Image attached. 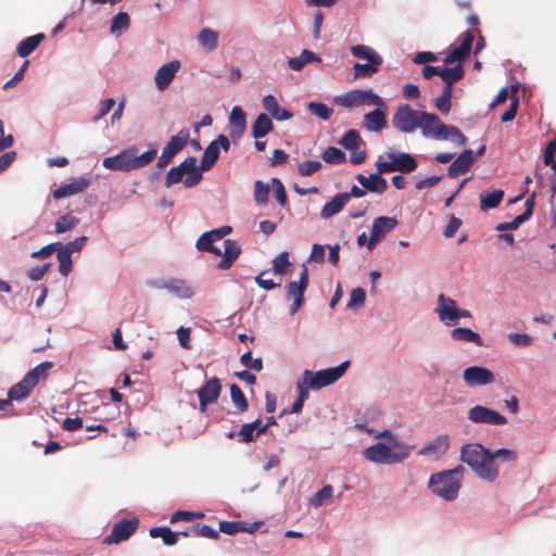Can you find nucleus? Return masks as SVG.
I'll return each mask as SVG.
<instances>
[{
    "label": "nucleus",
    "instance_id": "44",
    "mask_svg": "<svg viewBox=\"0 0 556 556\" xmlns=\"http://www.w3.org/2000/svg\"><path fill=\"white\" fill-rule=\"evenodd\" d=\"M130 26V18L126 12H119L112 18L110 31L112 35L119 36Z\"/></svg>",
    "mask_w": 556,
    "mask_h": 556
},
{
    "label": "nucleus",
    "instance_id": "25",
    "mask_svg": "<svg viewBox=\"0 0 556 556\" xmlns=\"http://www.w3.org/2000/svg\"><path fill=\"white\" fill-rule=\"evenodd\" d=\"M450 447V438L447 434H441L434 438L432 441L427 443L424 447H421L417 454L418 455H429V456H442L444 455Z\"/></svg>",
    "mask_w": 556,
    "mask_h": 556
},
{
    "label": "nucleus",
    "instance_id": "24",
    "mask_svg": "<svg viewBox=\"0 0 556 556\" xmlns=\"http://www.w3.org/2000/svg\"><path fill=\"white\" fill-rule=\"evenodd\" d=\"M473 162V152L467 149L452 162L447 168V175L453 178L463 175L469 170Z\"/></svg>",
    "mask_w": 556,
    "mask_h": 556
},
{
    "label": "nucleus",
    "instance_id": "64",
    "mask_svg": "<svg viewBox=\"0 0 556 556\" xmlns=\"http://www.w3.org/2000/svg\"><path fill=\"white\" fill-rule=\"evenodd\" d=\"M414 450V446H409L404 444L403 442H399L394 448L392 450V456L393 458H401V463L406 459L410 452Z\"/></svg>",
    "mask_w": 556,
    "mask_h": 556
},
{
    "label": "nucleus",
    "instance_id": "19",
    "mask_svg": "<svg viewBox=\"0 0 556 556\" xmlns=\"http://www.w3.org/2000/svg\"><path fill=\"white\" fill-rule=\"evenodd\" d=\"M396 225L397 220L395 217H377L372 223L371 235L368 241V249H372L374 245L379 240H381L388 232L393 230Z\"/></svg>",
    "mask_w": 556,
    "mask_h": 556
},
{
    "label": "nucleus",
    "instance_id": "51",
    "mask_svg": "<svg viewBox=\"0 0 556 556\" xmlns=\"http://www.w3.org/2000/svg\"><path fill=\"white\" fill-rule=\"evenodd\" d=\"M307 109L313 115L318 116L324 121H328L333 113L332 108L318 102H309L307 104Z\"/></svg>",
    "mask_w": 556,
    "mask_h": 556
},
{
    "label": "nucleus",
    "instance_id": "35",
    "mask_svg": "<svg viewBox=\"0 0 556 556\" xmlns=\"http://www.w3.org/2000/svg\"><path fill=\"white\" fill-rule=\"evenodd\" d=\"M274 128V124L269 116L265 113H261L255 118L252 125V136L255 139H260L268 135Z\"/></svg>",
    "mask_w": 556,
    "mask_h": 556
},
{
    "label": "nucleus",
    "instance_id": "8",
    "mask_svg": "<svg viewBox=\"0 0 556 556\" xmlns=\"http://www.w3.org/2000/svg\"><path fill=\"white\" fill-rule=\"evenodd\" d=\"M349 365V362H343L339 366L321 369L315 374L306 369L303 372V377H305V383L313 390H318L327 386H330L338 381L344 375Z\"/></svg>",
    "mask_w": 556,
    "mask_h": 556
},
{
    "label": "nucleus",
    "instance_id": "38",
    "mask_svg": "<svg viewBox=\"0 0 556 556\" xmlns=\"http://www.w3.org/2000/svg\"><path fill=\"white\" fill-rule=\"evenodd\" d=\"M320 61L321 59L317 54L304 49L299 56L289 59L288 65L293 71H301L306 64Z\"/></svg>",
    "mask_w": 556,
    "mask_h": 556
},
{
    "label": "nucleus",
    "instance_id": "1",
    "mask_svg": "<svg viewBox=\"0 0 556 556\" xmlns=\"http://www.w3.org/2000/svg\"><path fill=\"white\" fill-rule=\"evenodd\" d=\"M460 460L467 464L481 480L494 482L500 476L496 463L492 462L491 451L480 443L463 445Z\"/></svg>",
    "mask_w": 556,
    "mask_h": 556
},
{
    "label": "nucleus",
    "instance_id": "57",
    "mask_svg": "<svg viewBox=\"0 0 556 556\" xmlns=\"http://www.w3.org/2000/svg\"><path fill=\"white\" fill-rule=\"evenodd\" d=\"M492 462L496 459L505 463H514L517 460V453L514 450L498 448L494 452L491 451Z\"/></svg>",
    "mask_w": 556,
    "mask_h": 556
},
{
    "label": "nucleus",
    "instance_id": "5",
    "mask_svg": "<svg viewBox=\"0 0 556 556\" xmlns=\"http://www.w3.org/2000/svg\"><path fill=\"white\" fill-rule=\"evenodd\" d=\"M198 160L195 156H188L179 165L172 167L165 177V186L167 188L180 181L186 188H193L200 184L203 176L198 168Z\"/></svg>",
    "mask_w": 556,
    "mask_h": 556
},
{
    "label": "nucleus",
    "instance_id": "43",
    "mask_svg": "<svg viewBox=\"0 0 556 556\" xmlns=\"http://www.w3.org/2000/svg\"><path fill=\"white\" fill-rule=\"evenodd\" d=\"M382 63H355L353 65L354 78H369L374 74L378 73L379 67Z\"/></svg>",
    "mask_w": 556,
    "mask_h": 556
},
{
    "label": "nucleus",
    "instance_id": "36",
    "mask_svg": "<svg viewBox=\"0 0 556 556\" xmlns=\"http://www.w3.org/2000/svg\"><path fill=\"white\" fill-rule=\"evenodd\" d=\"M43 40H45V34H42V33L36 34L34 36H29L18 43V46L16 48V52L22 58L28 56L39 47V45Z\"/></svg>",
    "mask_w": 556,
    "mask_h": 556
},
{
    "label": "nucleus",
    "instance_id": "48",
    "mask_svg": "<svg viewBox=\"0 0 556 556\" xmlns=\"http://www.w3.org/2000/svg\"><path fill=\"white\" fill-rule=\"evenodd\" d=\"M230 397L239 413H243L248 409V400L241 389L235 383L230 386Z\"/></svg>",
    "mask_w": 556,
    "mask_h": 556
},
{
    "label": "nucleus",
    "instance_id": "37",
    "mask_svg": "<svg viewBox=\"0 0 556 556\" xmlns=\"http://www.w3.org/2000/svg\"><path fill=\"white\" fill-rule=\"evenodd\" d=\"M164 288L180 299H189L193 295L192 289L182 279H169L164 283Z\"/></svg>",
    "mask_w": 556,
    "mask_h": 556
},
{
    "label": "nucleus",
    "instance_id": "46",
    "mask_svg": "<svg viewBox=\"0 0 556 556\" xmlns=\"http://www.w3.org/2000/svg\"><path fill=\"white\" fill-rule=\"evenodd\" d=\"M56 258L59 261V271L62 276L66 277L72 271L73 262L71 257V253L66 251L64 248L58 247L56 249Z\"/></svg>",
    "mask_w": 556,
    "mask_h": 556
},
{
    "label": "nucleus",
    "instance_id": "39",
    "mask_svg": "<svg viewBox=\"0 0 556 556\" xmlns=\"http://www.w3.org/2000/svg\"><path fill=\"white\" fill-rule=\"evenodd\" d=\"M149 534L154 539L161 538L165 545L173 546L177 543L181 532H173L168 527H154L150 529Z\"/></svg>",
    "mask_w": 556,
    "mask_h": 556
},
{
    "label": "nucleus",
    "instance_id": "32",
    "mask_svg": "<svg viewBox=\"0 0 556 556\" xmlns=\"http://www.w3.org/2000/svg\"><path fill=\"white\" fill-rule=\"evenodd\" d=\"M504 198V191L501 189H495L492 191H484L480 193L479 200H480V210L481 211H489L492 208H495L500 205Z\"/></svg>",
    "mask_w": 556,
    "mask_h": 556
},
{
    "label": "nucleus",
    "instance_id": "42",
    "mask_svg": "<svg viewBox=\"0 0 556 556\" xmlns=\"http://www.w3.org/2000/svg\"><path fill=\"white\" fill-rule=\"evenodd\" d=\"M451 337L457 341L472 342L477 345H482V339L480 334L468 328H454L451 331Z\"/></svg>",
    "mask_w": 556,
    "mask_h": 556
},
{
    "label": "nucleus",
    "instance_id": "10",
    "mask_svg": "<svg viewBox=\"0 0 556 556\" xmlns=\"http://www.w3.org/2000/svg\"><path fill=\"white\" fill-rule=\"evenodd\" d=\"M337 102L343 106H358L363 104L377 105L386 108L381 97L371 90H352L337 99Z\"/></svg>",
    "mask_w": 556,
    "mask_h": 556
},
{
    "label": "nucleus",
    "instance_id": "7",
    "mask_svg": "<svg viewBox=\"0 0 556 556\" xmlns=\"http://www.w3.org/2000/svg\"><path fill=\"white\" fill-rule=\"evenodd\" d=\"M386 157L388 161H383L382 156H380L376 163L377 170L380 174L392 172L408 174L418 166L417 160L406 152H387Z\"/></svg>",
    "mask_w": 556,
    "mask_h": 556
},
{
    "label": "nucleus",
    "instance_id": "50",
    "mask_svg": "<svg viewBox=\"0 0 556 556\" xmlns=\"http://www.w3.org/2000/svg\"><path fill=\"white\" fill-rule=\"evenodd\" d=\"M333 494V488L330 484L324 485L319 491H317L309 500V503L314 507H319L324 505L327 500H330Z\"/></svg>",
    "mask_w": 556,
    "mask_h": 556
},
{
    "label": "nucleus",
    "instance_id": "31",
    "mask_svg": "<svg viewBox=\"0 0 556 556\" xmlns=\"http://www.w3.org/2000/svg\"><path fill=\"white\" fill-rule=\"evenodd\" d=\"M465 71L462 64L452 67H441L440 77L444 83V89L453 90V85L464 77Z\"/></svg>",
    "mask_w": 556,
    "mask_h": 556
},
{
    "label": "nucleus",
    "instance_id": "41",
    "mask_svg": "<svg viewBox=\"0 0 556 556\" xmlns=\"http://www.w3.org/2000/svg\"><path fill=\"white\" fill-rule=\"evenodd\" d=\"M199 43L212 52L218 47V33L211 28H203L198 36Z\"/></svg>",
    "mask_w": 556,
    "mask_h": 556
},
{
    "label": "nucleus",
    "instance_id": "54",
    "mask_svg": "<svg viewBox=\"0 0 556 556\" xmlns=\"http://www.w3.org/2000/svg\"><path fill=\"white\" fill-rule=\"evenodd\" d=\"M453 90L444 89L441 96L434 100L435 108L443 114H447L451 111V99Z\"/></svg>",
    "mask_w": 556,
    "mask_h": 556
},
{
    "label": "nucleus",
    "instance_id": "40",
    "mask_svg": "<svg viewBox=\"0 0 556 556\" xmlns=\"http://www.w3.org/2000/svg\"><path fill=\"white\" fill-rule=\"evenodd\" d=\"M181 536H202L208 539H218V532L206 525L197 523L191 526L187 531L181 532Z\"/></svg>",
    "mask_w": 556,
    "mask_h": 556
},
{
    "label": "nucleus",
    "instance_id": "14",
    "mask_svg": "<svg viewBox=\"0 0 556 556\" xmlns=\"http://www.w3.org/2000/svg\"><path fill=\"white\" fill-rule=\"evenodd\" d=\"M467 418L475 424L503 426L507 418L498 412L482 405H475L468 410Z\"/></svg>",
    "mask_w": 556,
    "mask_h": 556
},
{
    "label": "nucleus",
    "instance_id": "12",
    "mask_svg": "<svg viewBox=\"0 0 556 556\" xmlns=\"http://www.w3.org/2000/svg\"><path fill=\"white\" fill-rule=\"evenodd\" d=\"M308 269L303 265L299 281H290L287 285V298L293 300L290 308L291 314H295L304 303V292L308 286Z\"/></svg>",
    "mask_w": 556,
    "mask_h": 556
},
{
    "label": "nucleus",
    "instance_id": "26",
    "mask_svg": "<svg viewBox=\"0 0 556 556\" xmlns=\"http://www.w3.org/2000/svg\"><path fill=\"white\" fill-rule=\"evenodd\" d=\"M350 201V194L348 192H341L334 195L330 201H328L320 211V217L324 219H328L338 213H340L346 203Z\"/></svg>",
    "mask_w": 556,
    "mask_h": 556
},
{
    "label": "nucleus",
    "instance_id": "22",
    "mask_svg": "<svg viewBox=\"0 0 556 556\" xmlns=\"http://www.w3.org/2000/svg\"><path fill=\"white\" fill-rule=\"evenodd\" d=\"M247 128V116L241 106L236 105L232 108L229 116V134L236 140L240 139Z\"/></svg>",
    "mask_w": 556,
    "mask_h": 556
},
{
    "label": "nucleus",
    "instance_id": "62",
    "mask_svg": "<svg viewBox=\"0 0 556 556\" xmlns=\"http://www.w3.org/2000/svg\"><path fill=\"white\" fill-rule=\"evenodd\" d=\"M216 240L212 237L211 232H204L198 239L195 247L199 251L207 252L208 250H213V245Z\"/></svg>",
    "mask_w": 556,
    "mask_h": 556
},
{
    "label": "nucleus",
    "instance_id": "23",
    "mask_svg": "<svg viewBox=\"0 0 556 556\" xmlns=\"http://www.w3.org/2000/svg\"><path fill=\"white\" fill-rule=\"evenodd\" d=\"M180 68V62L177 60L170 61L162 65L155 73V85L159 90H165L175 77V74Z\"/></svg>",
    "mask_w": 556,
    "mask_h": 556
},
{
    "label": "nucleus",
    "instance_id": "21",
    "mask_svg": "<svg viewBox=\"0 0 556 556\" xmlns=\"http://www.w3.org/2000/svg\"><path fill=\"white\" fill-rule=\"evenodd\" d=\"M90 185V179L87 177H78L72 179L68 184H64L58 189L53 190L52 197L60 200L85 191Z\"/></svg>",
    "mask_w": 556,
    "mask_h": 556
},
{
    "label": "nucleus",
    "instance_id": "4",
    "mask_svg": "<svg viewBox=\"0 0 556 556\" xmlns=\"http://www.w3.org/2000/svg\"><path fill=\"white\" fill-rule=\"evenodd\" d=\"M464 471V467L459 465L454 469L434 473L429 479V486L435 495L453 501L458 495Z\"/></svg>",
    "mask_w": 556,
    "mask_h": 556
},
{
    "label": "nucleus",
    "instance_id": "47",
    "mask_svg": "<svg viewBox=\"0 0 556 556\" xmlns=\"http://www.w3.org/2000/svg\"><path fill=\"white\" fill-rule=\"evenodd\" d=\"M79 223V219L71 213L60 216L55 222V232L63 233L75 228Z\"/></svg>",
    "mask_w": 556,
    "mask_h": 556
},
{
    "label": "nucleus",
    "instance_id": "33",
    "mask_svg": "<svg viewBox=\"0 0 556 556\" xmlns=\"http://www.w3.org/2000/svg\"><path fill=\"white\" fill-rule=\"evenodd\" d=\"M219 157V144L217 141H212L204 150L200 166V172L210 170Z\"/></svg>",
    "mask_w": 556,
    "mask_h": 556
},
{
    "label": "nucleus",
    "instance_id": "29",
    "mask_svg": "<svg viewBox=\"0 0 556 556\" xmlns=\"http://www.w3.org/2000/svg\"><path fill=\"white\" fill-rule=\"evenodd\" d=\"M263 106L264 109L277 121H288L293 114L281 108L273 94H267L263 98Z\"/></svg>",
    "mask_w": 556,
    "mask_h": 556
},
{
    "label": "nucleus",
    "instance_id": "49",
    "mask_svg": "<svg viewBox=\"0 0 556 556\" xmlns=\"http://www.w3.org/2000/svg\"><path fill=\"white\" fill-rule=\"evenodd\" d=\"M323 160L328 164H342L345 162V153L336 147H328L323 152Z\"/></svg>",
    "mask_w": 556,
    "mask_h": 556
},
{
    "label": "nucleus",
    "instance_id": "13",
    "mask_svg": "<svg viewBox=\"0 0 556 556\" xmlns=\"http://www.w3.org/2000/svg\"><path fill=\"white\" fill-rule=\"evenodd\" d=\"M138 527L139 520L137 518L122 519L113 526L111 533L102 540V543L104 545L119 544L128 540Z\"/></svg>",
    "mask_w": 556,
    "mask_h": 556
},
{
    "label": "nucleus",
    "instance_id": "20",
    "mask_svg": "<svg viewBox=\"0 0 556 556\" xmlns=\"http://www.w3.org/2000/svg\"><path fill=\"white\" fill-rule=\"evenodd\" d=\"M457 303L451 298H446L441 293L438 298L437 312L441 321L446 325L456 324L457 321Z\"/></svg>",
    "mask_w": 556,
    "mask_h": 556
},
{
    "label": "nucleus",
    "instance_id": "59",
    "mask_svg": "<svg viewBox=\"0 0 556 556\" xmlns=\"http://www.w3.org/2000/svg\"><path fill=\"white\" fill-rule=\"evenodd\" d=\"M366 300V292L362 288H355L351 291L350 301L348 303L349 308H356L362 306Z\"/></svg>",
    "mask_w": 556,
    "mask_h": 556
},
{
    "label": "nucleus",
    "instance_id": "6",
    "mask_svg": "<svg viewBox=\"0 0 556 556\" xmlns=\"http://www.w3.org/2000/svg\"><path fill=\"white\" fill-rule=\"evenodd\" d=\"M52 362H43L30 369L24 378L12 386L8 392V397L13 401H22L29 396L40 378L46 379L48 371L53 367Z\"/></svg>",
    "mask_w": 556,
    "mask_h": 556
},
{
    "label": "nucleus",
    "instance_id": "45",
    "mask_svg": "<svg viewBox=\"0 0 556 556\" xmlns=\"http://www.w3.org/2000/svg\"><path fill=\"white\" fill-rule=\"evenodd\" d=\"M256 527L248 528L242 521H220L219 531L229 535H233L238 532H254Z\"/></svg>",
    "mask_w": 556,
    "mask_h": 556
},
{
    "label": "nucleus",
    "instance_id": "56",
    "mask_svg": "<svg viewBox=\"0 0 556 556\" xmlns=\"http://www.w3.org/2000/svg\"><path fill=\"white\" fill-rule=\"evenodd\" d=\"M269 186L262 180L254 184V200L257 204H265L268 200Z\"/></svg>",
    "mask_w": 556,
    "mask_h": 556
},
{
    "label": "nucleus",
    "instance_id": "60",
    "mask_svg": "<svg viewBox=\"0 0 556 556\" xmlns=\"http://www.w3.org/2000/svg\"><path fill=\"white\" fill-rule=\"evenodd\" d=\"M237 435H238V442H240V443L253 442L254 439L257 437L255 430L253 429V425H248V424L242 425V427L238 431Z\"/></svg>",
    "mask_w": 556,
    "mask_h": 556
},
{
    "label": "nucleus",
    "instance_id": "15",
    "mask_svg": "<svg viewBox=\"0 0 556 556\" xmlns=\"http://www.w3.org/2000/svg\"><path fill=\"white\" fill-rule=\"evenodd\" d=\"M222 392V384L218 378L213 377L208 379L199 390V404L200 410L204 413L207 405L215 403Z\"/></svg>",
    "mask_w": 556,
    "mask_h": 556
},
{
    "label": "nucleus",
    "instance_id": "28",
    "mask_svg": "<svg viewBox=\"0 0 556 556\" xmlns=\"http://www.w3.org/2000/svg\"><path fill=\"white\" fill-rule=\"evenodd\" d=\"M241 253V248L239 244L231 240L227 239L224 241V252L222 254V260L217 263V268L219 269H228L232 266L236 260L239 257Z\"/></svg>",
    "mask_w": 556,
    "mask_h": 556
},
{
    "label": "nucleus",
    "instance_id": "2",
    "mask_svg": "<svg viewBox=\"0 0 556 556\" xmlns=\"http://www.w3.org/2000/svg\"><path fill=\"white\" fill-rule=\"evenodd\" d=\"M156 154L157 150L153 147L141 154H138L137 148L131 147L117 155L105 157L103 166L111 170L130 172L149 165L155 160Z\"/></svg>",
    "mask_w": 556,
    "mask_h": 556
},
{
    "label": "nucleus",
    "instance_id": "30",
    "mask_svg": "<svg viewBox=\"0 0 556 556\" xmlns=\"http://www.w3.org/2000/svg\"><path fill=\"white\" fill-rule=\"evenodd\" d=\"M382 106H378L372 112L365 114L364 126L369 131H381L387 127V117Z\"/></svg>",
    "mask_w": 556,
    "mask_h": 556
},
{
    "label": "nucleus",
    "instance_id": "9",
    "mask_svg": "<svg viewBox=\"0 0 556 556\" xmlns=\"http://www.w3.org/2000/svg\"><path fill=\"white\" fill-rule=\"evenodd\" d=\"M421 114L422 111L414 110L408 104H402L397 106L392 118V124L402 132H413L420 124Z\"/></svg>",
    "mask_w": 556,
    "mask_h": 556
},
{
    "label": "nucleus",
    "instance_id": "27",
    "mask_svg": "<svg viewBox=\"0 0 556 556\" xmlns=\"http://www.w3.org/2000/svg\"><path fill=\"white\" fill-rule=\"evenodd\" d=\"M356 179L365 190L370 192L383 193L388 188L387 180L381 176L379 172L376 174H370L368 177L364 176L363 174H358Z\"/></svg>",
    "mask_w": 556,
    "mask_h": 556
},
{
    "label": "nucleus",
    "instance_id": "34",
    "mask_svg": "<svg viewBox=\"0 0 556 556\" xmlns=\"http://www.w3.org/2000/svg\"><path fill=\"white\" fill-rule=\"evenodd\" d=\"M353 56L366 60L367 63H383V58L371 47L365 45H356L351 48Z\"/></svg>",
    "mask_w": 556,
    "mask_h": 556
},
{
    "label": "nucleus",
    "instance_id": "53",
    "mask_svg": "<svg viewBox=\"0 0 556 556\" xmlns=\"http://www.w3.org/2000/svg\"><path fill=\"white\" fill-rule=\"evenodd\" d=\"M289 253L281 252L273 261V270L277 275H285L290 267Z\"/></svg>",
    "mask_w": 556,
    "mask_h": 556
},
{
    "label": "nucleus",
    "instance_id": "52",
    "mask_svg": "<svg viewBox=\"0 0 556 556\" xmlns=\"http://www.w3.org/2000/svg\"><path fill=\"white\" fill-rule=\"evenodd\" d=\"M361 140L359 134L354 129H350L341 138L340 144L348 150H356L359 147Z\"/></svg>",
    "mask_w": 556,
    "mask_h": 556
},
{
    "label": "nucleus",
    "instance_id": "18",
    "mask_svg": "<svg viewBox=\"0 0 556 556\" xmlns=\"http://www.w3.org/2000/svg\"><path fill=\"white\" fill-rule=\"evenodd\" d=\"M460 45L456 48H453L450 53L444 58L445 64H453L455 62H460L465 58H467L471 51L472 42L475 39V35L471 31H465L459 36Z\"/></svg>",
    "mask_w": 556,
    "mask_h": 556
},
{
    "label": "nucleus",
    "instance_id": "63",
    "mask_svg": "<svg viewBox=\"0 0 556 556\" xmlns=\"http://www.w3.org/2000/svg\"><path fill=\"white\" fill-rule=\"evenodd\" d=\"M462 224L463 222L460 218L456 217L455 215H450L448 223L443 230V236L445 238H452L455 235V232L459 229Z\"/></svg>",
    "mask_w": 556,
    "mask_h": 556
},
{
    "label": "nucleus",
    "instance_id": "16",
    "mask_svg": "<svg viewBox=\"0 0 556 556\" xmlns=\"http://www.w3.org/2000/svg\"><path fill=\"white\" fill-rule=\"evenodd\" d=\"M364 457L372 463L377 464H397L401 463V458H393L391 447L384 443L378 442L363 452Z\"/></svg>",
    "mask_w": 556,
    "mask_h": 556
},
{
    "label": "nucleus",
    "instance_id": "58",
    "mask_svg": "<svg viewBox=\"0 0 556 556\" xmlns=\"http://www.w3.org/2000/svg\"><path fill=\"white\" fill-rule=\"evenodd\" d=\"M240 363L247 367L254 369L255 371H261L263 369V361L262 358H252L251 351L243 353L240 357Z\"/></svg>",
    "mask_w": 556,
    "mask_h": 556
},
{
    "label": "nucleus",
    "instance_id": "61",
    "mask_svg": "<svg viewBox=\"0 0 556 556\" xmlns=\"http://www.w3.org/2000/svg\"><path fill=\"white\" fill-rule=\"evenodd\" d=\"M204 516L203 513H194V511H187V510H177L175 511L170 517V522L175 523L180 520L184 521H191L195 518H202Z\"/></svg>",
    "mask_w": 556,
    "mask_h": 556
},
{
    "label": "nucleus",
    "instance_id": "55",
    "mask_svg": "<svg viewBox=\"0 0 556 556\" xmlns=\"http://www.w3.org/2000/svg\"><path fill=\"white\" fill-rule=\"evenodd\" d=\"M321 166L319 161H305L299 164L298 173L302 177H308L319 172Z\"/></svg>",
    "mask_w": 556,
    "mask_h": 556
},
{
    "label": "nucleus",
    "instance_id": "3",
    "mask_svg": "<svg viewBox=\"0 0 556 556\" xmlns=\"http://www.w3.org/2000/svg\"><path fill=\"white\" fill-rule=\"evenodd\" d=\"M418 128L425 137H433L439 140L450 139L457 146H465L466 136L455 126L444 124L438 115L424 112Z\"/></svg>",
    "mask_w": 556,
    "mask_h": 556
},
{
    "label": "nucleus",
    "instance_id": "17",
    "mask_svg": "<svg viewBox=\"0 0 556 556\" xmlns=\"http://www.w3.org/2000/svg\"><path fill=\"white\" fill-rule=\"evenodd\" d=\"M463 379L468 387L486 386L494 381V375L488 368L471 366L464 370Z\"/></svg>",
    "mask_w": 556,
    "mask_h": 556
},
{
    "label": "nucleus",
    "instance_id": "11",
    "mask_svg": "<svg viewBox=\"0 0 556 556\" xmlns=\"http://www.w3.org/2000/svg\"><path fill=\"white\" fill-rule=\"evenodd\" d=\"M189 136L190 134L187 128L180 129L176 136H173L163 148L162 154L157 159L156 166L159 168L166 167L172 162L173 157L187 146Z\"/></svg>",
    "mask_w": 556,
    "mask_h": 556
}]
</instances>
